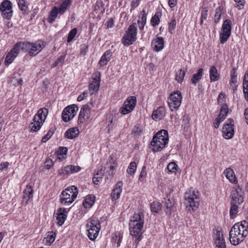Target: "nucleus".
I'll list each match as a JSON object with an SVG mask.
<instances>
[{"mask_svg": "<svg viewBox=\"0 0 248 248\" xmlns=\"http://www.w3.org/2000/svg\"><path fill=\"white\" fill-rule=\"evenodd\" d=\"M226 177L229 180V181L233 184H236L237 183V179L234 174L233 170L231 168H227L224 171Z\"/></svg>", "mask_w": 248, "mask_h": 248, "instance_id": "obj_27", "label": "nucleus"}, {"mask_svg": "<svg viewBox=\"0 0 248 248\" xmlns=\"http://www.w3.org/2000/svg\"><path fill=\"white\" fill-rule=\"evenodd\" d=\"M106 25H107V29L111 28L114 25V20L113 18H109L106 22Z\"/></svg>", "mask_w": 248, "mask_h": 248, "instance_id": "obj_64", "label": "nucleus"}, {"mask_svg": "<svg viewBox=\"0 0 248 248\" xmlns=\"http://www.w3.org/2000/svg\"><path fill=\"white\" fill-rule=\"evenodd\" d=\"M116 165H110L109 167V170H107V173H108V176L110 177H112L115 173V170H116Z\"/></svg>", "mask_w": 248, "mask_h": 248, "instance_id": "obj_58", "label": "nucleus"}, {"mask_svg": "<svg viewBox=\"0 0 248 248\" xmlns=\"http://www.w3.org/2000/svg\"><path fill=\"white\" fill-rule=\"evenodd\" d=\"M80 56H85L88 51V46L85 44H81L80 46Z\"/></svg>", "mask_w": 248, "mask_h": 248, "instance_id": "obj_53", "label": "nucleus"}, {"mask_svg": "<svg viewBox=\"0 0 248 248\" xmlns=\"http://www.w3.org/2000/svg\"><path fill=\"white\" fill-rule=\"evenodd\" d=\"M78 194V188L72 186L62 191L60 198V202L63 205L71 204L76 199Z\"/></svg>", "mask_w": 248, "mask_h": 248, "instance_id": "obj_5", "label": "nucleus"}, {"mask_svg": "<svg viewBox=\"0 0 248 248\" xmlns=\"http://www.w3.org/2000/svg\"><path fill=\"white\" fill-rule=\"evenodd\" d=\"M88 94V93L87 91H84L80 95L78 96L77 100L78 101H81L83 100L84 99L87 97Z\"/></svg>", "mask_w": 248, "mask_h": 248, "instance_id": "obj_59", "label": "nucleus"}, {"mask_svg": "<svg viewBox=\"0 0 248 248\" xmlns=\"http://www.w3.org/2000/svg\"><path fill=\"white\" fill-rule=\"evenodd\" d=\"M71 0H65L61 4L60 7L58 8L59 10V14L61 15L63 14L67 9L68 7L70 6L71 4Z\"/></svg>", "mask_w": 248, "mask_h": 248, "instance_id": "obj_37", "label": "nucleus"}, {"mask_svg": "<svg viewBox=\"0 0 248 248\" xmlns=\"http://www.w3.org/2000/svg\"><path fill=\"white\" fill-rule=\"evenodd\" d=\"M234 121L231 119H229L224 124L223 128V136L226 139H230L234 135Z\"/></svg>", "mask_w": 248, "mask_h": 248, "instance_id": "obj_15", "label": "nucleus"}, {"mask_svg": "<svg viewBox=\"0 0 248 248\" xmlns=\"http://www.w3.org/2000/svg\"><path fill=\"white\" fill-rule=\"evenodd\" d=\"M243 92L245 98L248 101V70L246 72L243 80Z\"/></svg>", "mask_w": 248, "mask_h": 248, "instance_id": "obj_36", "label": "nucleus"}, {"mask_svg": "<svg viewBox=\"0 0 248 248\" xmlns=\"http://www.w3.org/2000/svg\"><path fill=\"white\" fill-rule=\"evenodd\" d=\"M215 243L217 248H226L225 240L223 238L222 232L220 231H217L216 233Z\"/></svg>", "mask_w": 248, "mask_h": 248, "instance_id": "obj_26", "label": "nucleus"}, {"mask_svg": "<svg viewBox=\"0 0 248 248\" xmlns=\"http://www.w3.org/2000/svg\"><path fill=\"white\" fill-rule=\"evenodd\" d=\"M11 82L15 86H20L23 83L22 78L13 77L11 79Z\"/></svg>", "mask_w": 248, "mask_h": 248, "instance_id": "obj_50", "label": "nucleus"}, {"mask_svg": "<svg viewBox=\"0 0 248 248\" xmlns=\"http://www.w3.org/2000/svg\"><path fill=\"white\" fill-rule=\"evenodd\" d=\"M232 22L229 19H226L223 23L221 31L219 34V39L221 44L225 43L231 34Z\"/></svg>", "mask_w": 248, "mask_h": 248, "instance_id": "obj_10", "label": "nucleus"}, {"mask_svg": "<svg viewBox=\"0 0 248 248\" xmlns=\"http://www.w3.org/2000/svg\"><path fill=\"white\" fill-rule=\"evenodd\" d=\"M67 153V148L66 147H60L58 151V155L60 158V156L63 157Z\"/></svg>", "mask_w": 248, "mask_h": 248, "instance_id": "obj_57", "label": "nucleus"}, {"mask_svg": "<svg viewBox=\"0 0 248 248\" xmlns=\"http://www.w3.org/2000/svg\"><path fill=\"white\" fill-rule=\"evenodd\" d=\"M93 107V103L89 102L82 107L78 116V123H83L89 119L91 114V109Z\"/></svg>", "mask_w": 248, "mask_h": 248, "instance_id": "obj_13", "label": "nucleus"}, {"mask_svg": "<svg viewBox=\"0 0 248 248\" xmlns=\"http://www.w3.org/2000/svg\"><path fill=\"white\" fill-rule=\"evenodd\" d=\"M137 28L136 23H133L125 31V33L122 38V42L125 46L132 45L137 40Z\"/></svg>", "mask_w": 248, "mask_h": 248, "instance_id": "obj_7", "label": "nucleus"}, {"mask_svg": "<svg viewBox=\"0 0 248 248\" xmlns=\"http://www.w3.org/2000/svg\"><path fill=\"white\" fill-rule=\"evenodd\" d=\"M137 169V164L135 162H131L127 169V173L130 175H133L135 173V171Z\"/></svg>", "mask_w": 248, "mask_h": 248, "instance_id": "obj_46", "label": "nucleus"}, {"mask_svg": "<svg viewBox=\"0 0 248 248\" xmlns=\"http://www.w3.org/2000/svg\"><path fill=\"white\" fill-rule=\"evenodd\" d=\"M221 14V9L220 7H219L216 9V13L214 17V22L216 23H217L219 21Z\"/></svg>", "mask_w": 248, "mask_h": 248, "instance_id": "obj_49", "label": "nucleus"}, {"mask_svg": "<svg viewBox=\"0 0 248 248\" xmlns=\"http://www.w3.org/2000/svg\"><path fill=\"white\" fill-rule=\"evenodd\" d=\"M123 237V233L120 232H116L113 234V242L116 244L117 248L120 247Z\"/></svg>", "mask_w": 248, "mask_h": 248, "instance_id": "obj_38", "label": "nucleus"}, {"mask_svg": "<svg viewBox=\"0 0 248 248\" xmlns=\"http://www.w3.org/2000/svg\"><path fill=\"white\" fill-rule=\"evenodd\" d=\"M164 200V204L166 207L165 212L166 214H170L171 211L174 208V201L168 198H165Z\"/></svg>", "mask_w": 248, "mask_h": 248, "instance_id": "obj_33", "label": "nucleus"}, {"mask_svg": "<svg viewBox=\"0 0 248 248\" xmlns=\"http://www.w3.org/2000/svg\"><path fill=\"white\" fill-rule=\"evenodd\" d=\"M59 10H58V7L56 6H54L52 8L49 13V15L47 18V21L49 23H52L55 21L58 15L59 14Z\"/></svg>", "mask_w": 248, "mask_h": 248, "instance_id": "obj_34", "label": "nucleus"}, {"mask_svg": "<svg viewBox=\"0 0 248 248\" xmlns=\"http://www.w3.org/2000/svg\"><path fill=\"white\" fill-rule=\"evenodd\" d=\"M185 204L188 211L191 208L194 211L199 205L200 199L198 191L192 188L189 189L185 194Z\"/></svg>", "mask_w": 248, "mask_h": 248, "instance_id": "obj_4", "label": "nucleus"}, {"mask_svg": "<svg viewBox=\"0 0 248 248\" xmlns=\"http://www.w3.org/2000/svg\"><path fill=\"white\" fill-rule=\"evenodd\" d=\"M81 168L78 166L67 165L64 167H62L58 171V174L60 176L68 175L70 174L79 172Z\"/></svg>", "mask_w": 248, "mask_h": 248, "instance_id": "obj_19", "label": "nucleus"}, {"mask_svg": "<svg viewBox=\"0 0 248 248\" xmlns=\"http://www.w3.org/2000/svg\"><path fill=\"white\" fill-rule=\"evenodd\" d=\"M66 212V209L64 208H61L58 210L57 219L58 220V224L60 226L63 224L67 216L65 214Z\"/></svg>", "mask_w": 248, "mask_h": 248, "instance_id": "obj_28", "label": "nucleus"}, {"mask_svg": "<svg viewBox=\"0 0 248 248\" xmlns=\"http://www.w3.org/2000/svg\"><path fill=\"white\" fill-rule=\"evenodd\" d=\"M52 133H51V132L50 131H49L47 132V133L42 138V141L43 142H46L50 138V137L52 136Z\"/></svg>", "mask_w": 248, "mask_h": 248, "instance_id": "obj_61", "label": "nucleus"}, {"mask_svg": "<svg viewBox=\"0 0 248 248\" xmlns=\"http://www.w3.org/2000/svg\"><path fill=\"white\" fill-rule=\"evenodd\" d=\"M103 172L102 170H101L99 172H98L93 178V183L95 185H98L101 181L102 180V174Z\"/></svg>", "mask_w": 248, "mask_h": 248, "instance_id": "obj_43", "label": "nucleus"}, {"mask_svg": "<svg viewBox=\"0 0 248 248\" xmlns=\"http://www.w3.org/2000/svg\"><path fill=\"white\" fill-rule=\"evenodd\" d=\"M21 42L17 43L11 50L7 54L6 56L4 63L5 65L10 64L16 57L20 52Z\"/></svg>", "mask_w": 248, "mask_h": 248, "instance_id": "obj_18", "label": "nucleus"}, {"mask_svg": "<svg viewBox=\"0 0 248 248\" xmlns=\"http://www.w3.org/2000/svg\"><path fill=\"white\" fill-rule=\"evenodd\" d=\"M144 216L142 212L135 213L129 222L130 234L134 237L135 244L137 248L142 238L141 230L143 227Z\"/></svg>", "mask_w": 248, "mask_h": 248, "instance_id": "obj_1", "label": "nucleus"}, {"mask_svg": "<svg viewBox=\"0 0 248 248\" xmlns=\"http://www.w3.org/2000/svg\"><path fill=\"white\" fill-rule=\"evenodd\" d=\"M231 207L230 210V217L231 218H233L238 212V205L240 204L231 203Z\"/></svg>", "mask_w": 248, "mask_h": 248, "instance_id": "obj_42", "label": "nucleus"}, {"mask_svg": "<svg viewBox=\"0 0 248 248\" xmlns=\"http://www.w3.org/2000/svg\"><path fill=\"white\" fill-rule=\"evenodd\" d=\"M0 11L4 19H10L13 14L11 2L9 0H3L0 5Z\"/></svg>", "mask_w": 248, "mask_h": 248, "instance_id": "obj_12", "label": "nucleus"}, {"mask_svg": "<svg viewBox=\"0 0 248 248\" xmlns=\"http://www.w3.org/2000/svg\"><path fill=\"white\" fill-rule=\"evenodd\" d=\"M45 42L39 40L35 43L21 42V49L23 50H29V54L31 56L37 55L45 46Z\"/></svg>", "mask_w": 248, "mask_h": 248, "instance_id": "obj_6", "label": "nucleus"}, {"mask_svg": "<svg viewBox=\"0 0 248 248\" xmlns=\"http://www.w3.org/2000/svg\"><path fill=\"white\" fill-rule=\"evenodd\" d=\"M78 107L76 105H72L66 107L62 113V119L65 122H67L72 119L77 113Z\"/></svg>", "mask_w": 248, "mask_h": 248, "instance_id": "obj_17", "label": "nucleus"}, {"mask_svg": "<svg viewBox=\"0 0 248 248\" xmlns=\"http://www.w3.org/2000/svg\"><path fill=\"white\" fill-rule=\"evenodd\" d=\"M56 234L53 232H48L47 236L44 238L46 244L50 245L55 240Z\"/></svg>", "mask_w": 248, "mask_h": 248, "instance_id": "obj_39", "label": "nucleus"}, {"mask_svg": "<svg viewBox=\"0 0 248 248\" xmlns=\"http://www.w3.org/2000/svg\"><path fill=\"white\" fill-rule=\"evenodd\" d=\"M18 6L23 13H26L28 10V6L25 0H19Z\"/></svg>", "mask_w": 248, "mask_h": 248, "instance_id": "obj_47", "label": "nucleus"}, {"mask_svg": "<svg viewBox=\"0 0 248 248\" xmlns=\"http://www.w3.org/2000/svg\"><path fill=\"white\" fill-rule=\"evenodd\" d=\"M185 74V71L180 69L176 74L175 80L177 81L178 82L181 83L184 80Z\"/></svg>", "mask_w": 248, "mask_h": 248, "instance_id": "obj_45", "label": "nucleus"}, {"mask_svg": "<svg viewBox=\"0 0 248 248\" xmlns=\"http://www.w3.org/2000/svg\"><path fill=\"white\" fill-rule=\"evenodd\" d=\"M244 193L239 186L234 187L230 196L231 203L241 204L244 202Z\"/></svg>", "mask_w": 248, "mask_h": 248, "instance_id": "obj_14", "label": "nucleus"}, {"mask_svg": "<svg viewBox=\"0 0 248 248\" xmlns=\"http://www.w3.org/2000/svg\"><path fill=\"white\" fill-rule=\"evenodd\" d=\"M161 16V14L159 13H156L152 17L151 22L153 26H155L158 25L160 22V17Z\"/></svg>", "mask_w": 248, "mask_h": 248, "instance_id": "obj_44", "label": "nucleus"}, {"mask_svg": "<svg viewBox=\"0 0 248 248\" xmlns=\"http://www.w3.org/2000/svg\"><path fill=\"white\" fill-rule=\"evenodd\" d=\"M79 135V130L77 127H73L68 129L65 133V138L69 139H73L76 138Z\"/></svg>", "mask_w": 248, "mask_h": 248, "instance_id": "obj_30", "label": "nucleus"}, {"mask_svg": "<svg viewBox=\"0 0 248 248\" xmlns=\"http://www.w3.org/2000/svg\"><path fill=\"white\" fill-rule=\"evenodd\" d=\"M234 1L239 4H238L236 7H238L239 10L242 9L244 5L245 0H234Z\"/></svg>", "mask_w": 248, "mask_h": 248, "instance_id": "obj_63", "label": "nucleus"}, {"mask_svg": "<svg viewBox=\"0 0 248 248\" xmlns=\"http://www.w3.org/2000/svg\"><path fill=\"white\" fill-rule=\"evenodd\" d=\"M88 231V236L91 240H94L98 235L100 229V223L94 219H91L86 225Z\"/></svg>", "mask_w": 248, "mask_h": 248, "instance_id": "obj_8", "label": "nucleus"}, {"mask_svg": "<svg viewBox=\"0 0 248 248\" xmlns=\"http://www.w3.org/2000/svg\"><path fill=\"white\" fill-rule=\"evenodd\" d=\"M176 22L175 19H173L169 24V31L170 32L172 33V31L174 30L176 27Z\"/></svg>", "mask_w": 248, "mask_h": 248, "instance_id": "obj_56", "label": "nucleus"}, {"mask_svg": "<svg viewBox=\"0 0 248 248\" xmlns=\"http://www.w3.org/2000/svg\"><path fill=\"white\" fill-rule=\"evenodd\" d=\"M237 231H238V230H235L232 228L229 232L230 241L231 243L233 245H238L242 242L246 237L244 234L245 232L241 233Z\"/></svg>", "mask_w": 248, "mask_h": 248, "instance_id": "obj_16", "label": "nucleus"}, {"mask_svg": "<svg viewBox=\"0 0 248 248\" xmlns=\"http://www.w3.org/2000/svg\"><path fill=\"white\" fill-rule=\"evenodd\" d=\"M123 183L118 182L115 186V187L111 194V197L113 201L118 200L121 195L122 191Z\"/></svg>", "mask_w": 248, "mask_h": 248, "instance_id": "obj_23", "label": "nucleus"}, {"mask_svg": "<svg viewBox=\"0 0 248 248\" xmlns=\"http://www.w3.org/2000/svg\"><path fill=\"white\" fill-rule=\"evenodd\" d=\"M151 210L152 212L157 213L162 208V204L159 202H153L150 204Z\"/></svg>", "mask_w": 248, "mask_h": 248, "instance_id": "obj_41", "label": "nucleus"}, {"mask_svg": "<svg viewBox=\"0 0 248 248\" xmlns=\"http://www.w3.org/2000/svg\"><path fill=\"white\" fill-rule=\"evenodd\" d=\"M77 33V28H75L73 29L72 30H71L69 32L68 35L67 40V42H68V43L71 42L73 40V39L74 38V37H75Z\"/></svg>", "mask_w": 248, "mask_h": 248, "instance_id": "obj_51", "label": "nucleus"}, {"mask_svg": "<svg viewBox=\"0 0 248 248\" xmlns=\"http://www.w3.org/2000/svg\"><path fill=\"white\" fill-rule=\"evenodd\" d=\"M100 77L96 76L93 78V81L89 86V91L91 94L96 93L100 87Z\"/></svg>", "mask_w": 248, "mask_h": 248, "instance_id": "obj_22", "label": "nucleus"}, {"mask_svg": "<svg viewBox=\"0 0 248 248\" xmlns=\"http://www.w3.org/2000/svg\"><path fill=\"white\" fill-rule=\"evenodd\" d=\"M137 98L135 96L128 97L120 108V112L124 115L130 113L135 108Z\"/></svg>", "mask_w": 248, "mask_h": 248, "instance_id": "obj_11", "label": "nucleus"}, {"mask_svg": "<svg viewBox=\"0 0 248 248\" xmlns=\"http://www.w3.org/2000/svg\"><path fill=\"white\" fill-rule=\"evenodd\" d=\"M226 101L225 94L222 92L220 93L217 97V102L219 104H224Z\"/></svg>", "mask_w": 248, "mask_h": 248, "instance_id": "obj_54", "label": "nucleus"}, {"mask_svg": "<svg viewBox=\"0 0 248 248\" xmlns=\"http://www.w3.org/2000/svg\"><path fill=\"white\" fill-rule=\"evenodd\" d=\"M152 46L155 51L158 52L164 47V41L162 37H157L152 43Z\"/></svg>", "mask_w": 248, "mask_h": 248, "instance_id": "obj_24", "label": "nucleus"}, {"mask_svg": "<svg viewBox=\"0 0 248 248\" xmlns=\"http://www.w3.org/2000/svg\"><path fill=\"white\" fill-rule=\"evenodd\" d=\"M228 110L229 108L227 105L226 104H223L220 109L219 114L217 116L224 120L228 115Z\"/></svg>", "mask_w": 248, "mask_h": 248, "instance_id": "obj_40", "label": "nucleus"}, {"mask_svg": "<svg viewBox=\"0 0 248 248\" xmlns=\"http://www.w3.org/2000/svg\"><path fill=\"white\" fill-rule=\"evenodd\" d=\"M95 197L93 195H87L83 202V206L86 208H91L94 203Z\"/></svg>", "mask_w": 248, "mask_h": 248, "instance_id": "obj_31", "label": "nucleus"}, {"mask_svg": "<svg viewBox=\"0 0 248 248\" xmlns=\"http://www.w3.org/2000/svg\"><path fill=\"white\" fill-rule=\"evenodd\" d=\"M182 100L181 93L176 91L171 93L168 98V105L171 111L176 110L180 106Z\"/></svg>", "mask_w": 248, "mask_h": 248, "instance_id": "obj_9", "label": "nucleus"}, {"mask_svg": "<svg viewBox=\"0 0 248 248\" xmlns=\"http://www.w3.org/2000/svg\"><path fill=\"white\" fill-rule=\"evenodd\" d=\"M210 79L211 82H215L219 79V75L216 66H212L209 71Z\"/></svg>", "mask_w": 248, "mask_h": 248, "instance_id": "obj_32", "label": "nucleus"}, {"mask_svg": "<svg viewBox=\"0 0 248 248\" xmlns=\"http://www.w3.org/2000/svg\"><path fill=\"white\" fill-rule=\"evenodd\" d=\"M168 131L161 130L154 136L151 141V146L153 152H157L163 150L168 143Z\"/></svg>", "mask_w": 248, "mask_h": 248, "instance_id": "obj_2", "label": "nucleus"}, {"mask_svg": "<svg viewBox=\"0 0 248 248\" xmlns=\"http://www.w3.org/2000/svg\"><path fill=\"white\" fill-rule=\"evenodd\" d=\"M146 175V167L145 166H144L142 167L141 171L140 174L139 180L142 182L143 181V177L145 176Z\"/></svg>", "mask_w": 248, "mask_h": 248, "instance_id": "obj_60", "label": "nucleus"}, {"mask_svg": "<svg viewBox=\"0 0 248 248\" xmlns=\"http://www.w3.org/2000/svg\"><path fill=\"white\" fill-rule=\"evenodd\" d=\"M48 113L47 108H41L34 115L32 122L29 125L30 132H35L38 131L43 124Z\"/></svg>", "mask_w": 248, "mask_h": 248, "instance_id": "obj_3", "label": "nucleus"}, {"mask_svg": "<svg viewBox=\"0 0 248 248\" xmlns=\"http://www.w3.org/2000/svg\"><path fill=\"white\" fill-rule=\"evenodd\" d=\"M208 10L206 8H203L201 10V18L200 21V25H202L203 22V20H205L207 18L208 16Z\"/></svg>", "mask_w": 248, "mask_h": 248, "instance_id": "obj_52", "label": "nucleus"}, {"mask_svg": "<svg viewBox=\"0 0 248 248\" xmlns=\"http://www.w3.org/2000/svg\"><path fill=\"white\" fill-rule=\"evenodd\" d=\"M224 120L222 119L217 116L215 120V122L214 123V127L215 128H218L220 124Z\"/></svg>", "mask_w": 248, "mask_h": 248, "instance_id": "obj_62", "label": "nucleus"}, {"mask_svg": "<svg viewBox=\"0 0 248 248\" xmlns=\"http://www.w3.org/2000/svg\"><path fill=\"white\" fill-rule=\"evenodd\" d=\"M111 51L110 50H107L102 55L99 62L100 65L101 66L106 65L111 59Z\"/></svg>", "mask_w": 248, "mask_h": 248, "instance_id": "obj_29", "label": "nucleus"}, {"mask_svg": "<svg viewBox=\"0 0 248 248\" xmlns=\"http://www.w3.org/2000/svg\"><path fill=\"white\" fill-rule=\"evenodd\" d=\"M203 69L199 68L197 73L194 74L191 79V82L196 85L201 79L202 77Z\"/></svg>", "mask_w": 248, "mask_h": 248, "instance_id": "obj_35", "label": "nucleus"}, {"mask_svg": "<svg viewBox=\"0 0 248 248\" xmlns=\"http://www.w3.org/2000/svg\"><path fill=\"white\" fill-rule=\"evenodd\" d=\"M232 228L235 230H238V232L241 233L245 232L244 234L245 237H246L248 234V222L246 220L235 223Z\"/></svg>", "mask_w": 248, "mask_h": 248, "instance_id": "obj_20", "label": "nucleus"}, {"mask_svg": "<svg viewBox=\"0 0 248 248\" xmlns=\"http://www.w3.org/2000/svg\"><path fill=\"white\" fill-rule=\"evenodd\" d=\"M23 193L22 203L26 205L28 204L29 200L33 197V190L31 186L29 185H27Z\"/></svg>", "mask_w": 248, "mask_h": 248, "instance_id": "obj_21", "label": "nucleus"}, {"mask_svg": "<svg viewBox=\"0 0 248 248\" xmlns=\"http://www.w3.org/2000/svg\"><path fill=\"white\" fill-rule=\"evenodd\" d=\"M165 114L166 111L164 107H159L156 110L153 111L152 114V118L155 121H159L164 118Z\"/></svg>", "mask_w": 248, "mask_h": 248, "instance_id": "obj_25", "label": "nucleus"}, {"mask_svg": "<svg viewBox=\"0 0 248 248\" xmlns=\"http://www.w3.org/2000/svg\"><path fill=\"white\" fill-rule=\"evenodd\" d=\"M141 16L140 19L138 20V23H142L143 24H146V18H147V14L144 10H143L141 13Z\"/></svg>", "mask_w": 248, "mask_h": 248, "instance_id": "obj_55", "label": "nucleus"}, {"mask_svg": "<svg viewBox=\"0 0 248 248\" xmlns=\"http://www.w3.org/2000/svg\"><path fill=\"white\" fill-rule=\"evenodd\" d=\"M167 169L170 172H176L177 170L178 165L175 162H171L168 165Z\"/></svg>", "mask_w": 248, "mask_h": 248, "instance_id": "obj_48", "label": "nucleus"}]
</instances>
